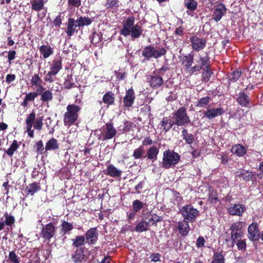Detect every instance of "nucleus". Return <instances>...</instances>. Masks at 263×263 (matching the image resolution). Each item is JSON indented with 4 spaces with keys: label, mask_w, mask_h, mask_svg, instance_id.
<instances>
[{
    "label": "nucleus",
    "mask_w": 263,
    "mask_h": 263,
    "mask_svg": "<svg viewBox=\"0 0 263 263\" xmlns=\"http://www.w3.org/2000/svg\"><path fill=\"white\" fill-rule=\"evenodd\" d=\"M122 171L118 170L112 164L109 165L107 167V174L112 177H120Z\"/></svg>",
    "instance_id": "43"
},
{
    "label": "nucleus",
    "mask_w": 263,
    "mask_h": 263,
    "mask_svg": "<svg viewBox=\"0 0 263 263\" xmlns=\"http://www.w3.org/2000/svg\"><path fill=\"white\" fill-rule=\"evenodd\" d=\"M198 64L194 66H191V68L187 71L190 74H193L196 72L199 71L209 65L210 63V58L206 55L204 57L201 56L199 57L198 60L196 61Z\"/></svg>",
    "instance_id": "13"
},
{
    "label": "nucleus",
    "mask_w": 263,
    "mask_h": 263,
    "mask_svg": "<svg viewBox=\"0 0 263 263\" xmlns=\"http://www.w3.org/2000/svg\"><path fill=\"white\" fill-rule=\"evenodd\" d=\"M242 74V71L240 69H236L230 73L229 76V81L234 83L237 82Z\"/></svg>",
    "instance_id": "49"
},
{
    "label": "nucleus",
    "mask_w": 263,
    "mask_h": 263,
    "mask_svg": "<svg viewBox=\"0 0 263 263\" xmlns=\"http://www.w3.org/2000/svg\"><path fill=\"white\" fill-rule=\"evenodd\" d=\"M62 13H59L58 15H57L53 20V24L54 27H60V26L62 24Z\"/></svg>",
    "instance_id": "64"
},
{
    "label": "nucleus",
    "mask_w": 263,
    "mask_h": 263,
    "mask_svg": "<svg viewBox=\"0 0 263 263\" xmlns=\"http://www.w3.org/2000/svg\"><path fill=\"white\" fill-rule=\"evenodd\" d=\"M30 82L32 86H35L38 87L36 89L37 91H39L40 89H42V91L45 89L42 85L43 81L39 74L35 73L32 76Z\"/></svg>",
    "instance_id": "36"
},
{
    "label": "nucleus",
    "mask_w": 263,
    "mask_h": 263,
    "mask_svg": "<svg viewBox=\"0 0 263 263\" xmlns=\"http://www.w3.org/2000/svg\"><path fill=\"white\" fill-rule=\"evenodd\" d=\"M211 101V98L209 96H205L201 98L195 103V106L200 108H206L209 105Z\"/></svg>",
    "instance_id": "39"
},
{
    "label": "nucleus",
    "mask_w": 263,
    "mask_h": 263,
    "mask_svg": "<svg viewBox=\"0 0 263 263\" xmlns=\"http://www.w3.org/2000/svg\"><path fill=\"white\" fill-rule=\"evenodd\" d=\"M90 252L85 247L78 248L71 255V260L74 263H82L88 259Z\"/></svg>",
    "instance_id": "8"
},
{
    "label": "nucleus",
    "mask_w": 263,
    "mask_h": 263,
    "mask_svg": "<svg viewBox=\"0 0 263 263\" xmlns=\"http://www.w3.org/2000/svg\"><path fill=\"white\" fill-rule=\"evenodd\" d=\"M37 92L38 95H41L40 99L43 102H48L53 99V94L51 90L48 89L43 91V90L42 91V89H40Z\"/></svg>",
    "instance_id": "37"
},
{
    "label": "nucleus",
    "mask_w": 263,
    "mask_h": 263,
    "mask_svg": "<svg viewBox=\"0 0 263 263\" xmlns=\"http://www.w3.org/2000/svg\"><path fill=\"white\" fill-rule=\"evenodd\" d=\"M136 97L134 90L133 88H129L126 91L125 95L123 99V106L125 108H129L134 103Z\"/></svg>",
    "instance_id": "19"
},
{
    "label": "nucleus",
    "mask_w": 263,
    "mask_h": 263,
    "mask_svg": "<svg viewBox=\"0 0 263 263\" xmlns=\"http://www.w3.org/2000/svg\"><path fill=\"white\" fill-rule=\"evenodd\" d=\"M246 148L240 144H236L232 146L231 152L239 157H243L247 154Z\"/></svg>",
    "instance_id": "26"
},
{
    "label": "nucleus",
    "mask_w": 263,
    "mask_h": 263,
    "mask_svg": "<svg viewBox=\"0 0 263 263\" xmlns=\"http://www.w3.org/2000/svg\"><path fill=\"white\" fill-rule=\"evenodd\" d=\"M36 152L38 154H45V147H44V144L43 141L41 140L36 142L35 144Z\"/></svg>",
    "instance_id": "57"
},
{
    "label": "nucleus",
    "mask_w": 263,
    "mask_h": 263,
    "mask_svg": "<svg viewBox=\"0 0 263 263\" xmlns=\"http://www.w3.org/2000/svg\"><path fill=\"white\" fill-rule=\"evenodd\" d=\"M236 246L237 247V249L239 250H246L247 248V243L246 242V239H239L237 240Z\"/></svg>",
    "instance_id": "60"
},
{
    "label": "nucleus",
    "mask_w": 263,
    "mask_h": 263,
    "mask_svg": "<svg viewBox=\"0 0 263 263\" xmlns=\"http://www.w3.org/2000/svg\"><path fill=\"white\" fill-rule=\"evenodd\" d=\"M228 213L232 216L241 217L246 211V208L243 204H233L227 209Z\"/></svg>",
    "instance_id": "17"
},
{
    "label": "nucleus",
    "mask_w": 263,
    "mask_h": 263,
    "mask_svg": "<svg viewBox=\"0 0 263 263\" xmlns=\"http://www.w3.org/2000/svg\"><path fill=\"white\" fill-rule=\"evenodd\" d=\"M40 52L43 59L49 58L53 53V48L48 44L43 45L39 47Z\"/></svg>",
    "instance_id": "29"
},
{
    "label": "nucleus",
    "mask_w": 263,
    "mask_h": 263,
    "mask_svg": "<svg viewBox=\"0 0 263 263\" xmlns=\"http://www.w3.org/2000/svg\"><path fill=\"white\" fill-rule=\"evenodd\" d=\"M56 227L53 222H49L43 225L41 228L40 236L45 241H50L51 239L54 237L56 234Z\"/></svg>",
    "instance_id": "9"
},
{
    "label": "nucleus",
    "mask_w": 263,
    "mask_h": 263,
    "mask_svg": "<svg viewBox=\"0 0 263 263\" xmlns=\"http://www.w3.org/2000/svg\"><path fill=\"white\" fill-rule=\"evenodd\" d=\"M224 112V110L222 107L211 108L210 106L206 107L205 110H203L202 114L203 117L208 120H212L216 117L221 116Z\"/></svg>",
    "instance_id": "14"
},
{
    "label": "nucleus",
    "mask_w": 263,
    "mask_h": 263,
    "mask_svg": "<svg viewBox=\"0 0 263 263\" xmlns=\"http://www.w3.org/2000/svg\"><path fill=\"white\" fill-rule=\"evenodd\" d=\"M258 225L256 222H252L248 228V237L250 240L255 242L260 238Z\"/></svg>",
    "instance_id": "15"
},
{
    "label": "nucleus",
    "mask_w": 263,
    "mask_h": 263,
    "mask_svg": "<svg viewBox=\"0 0 263 263\" xmlns=\"http://www.w3.org/2000/svg\"><path fill=\"white\" fill-rule=\"evenodd\" d=\"M238 176L239 178H242L244 181L248 182L250 181L254 177V174L251 172L244 171L240 172Z\"/></svg>",
    "instance_id": "51"
},
{
    "label": "nucleus",
    "mask_w": 263,
    "mask_h": 263,
    "mask_svg": "<svg viewBox=\"0 0 263 263\" xmlns=\"http://www.w3.org/2000/svg\"><path fill=\"white\" fill-rule=\"evenodd\" d=\"M146 205L145 203L142 202L139 200L136 199L133 202L132 211L138 213Z\"/></svg>",
    "instance_id": "50"
},
{
    "label": "nucleus",
    "mask_w": 263,
    "mask_h": 263,
    "mask_svg": "<svg viewBox=\"0 0 263 263\" xmlns=\"http://www.w3.org/2000/svg\"><path fill=\"white\" fill-rule=\"evenodd\" d=\"M143 32L142 27L138 24H136L135 29L130 34V36L132 39H138L142 35Z\"/></svg>",
    "instance_id": "44"
},
{
    "label": "nucleus",
    "mask_w": 263,
    "mask_h": 263,
    "mask_svg": "<svg viewBox=\"0 0 263 263\" xmlns=\"http://www.w3.org/2000/svg\"><path fill=\"white\" fill-rule=\"evenodd\" d=\"M148 223L145 221L139 222L135 227V230L139 233L146 231L148 230Z\"/></svg>",
    "instance_id": "52"
},
{
    "label": "nucleus",
    "mask_w": 263,
    "mask_h": 263,
    "mask_svg": "<svg viewBox=\"0 0 263 263\" xmlns=\"http://www.w3.org/2000/svg\"><path fill=\"white\" fill-rule=\"evenodd\" d=\"M145 153V151L143 145H140L134 151L133 157L135 159H144L146 158Z\"/></svg>",
    "instance_id": "40"
},
{
    "label": "nucleus",
    "mask_w": 263,
    "mask_h": 263,
    "mask_svg": "<svg viewBox=\"0 0 263 263\" xmlns=\"http://www.w3.org/2000/svg\"><path fill=\"white\" fill-rule=\"evenodd\" d=\"M181 61V64L184 69L187 71L194 62V55L190 53L187 55H184L181 58H179Z\"/></svg>",
    "instance_id": "23"
},
{
    "label": "nucleus",
    "mask_w": 263,
    "mask_h": 263,
    "mask_svg": "<svg viewBox=\"0 0 263 263\" xmlns=\"http://www.w3.org/2000/svg\"><path fill=\"white\" fill-rule=\"evenodd\" d=\"M105 6L107 9L117 11L119 7V0H107Z\"/></svg>",
    "instance_id": "48"
},
{
    "label": "nucleus",
    "mask_w": 263,
    "mask_h": 263,
    "mask_svg": "<svg viewBox=\"0 0 263 263\" xmlns=\"http://www.w3.org/2000/svg\"><path fill=\"white\" fill-rule=\"evenodd\" d=\"M235 100L236 102L241 107H248L250 105V98L244 90L236 95Z\"/></svg>",
    "instance_id": "20"
},
{
    "label": "nucleus",
    "mask_w": 263,
    "mask_h": 263,
    "mask_svg": "<svg viewBox=\"0 0 263 263\" xmlns=\"http://www.w3.org/2000/svg\"><path fill=\"white\" fill-rule=\"evenodd\" d=\"M146 82L148 83L149 86L153 89L160 88L164 83L162 77L158 74L146 76Z\"/></svg>",
    "instance_id": "12"
},
{
    "label": "nucleus",
    "mask_w": 263,
    "mask_h": 263,
    "mask_svg": "<svg viewBox=\"0 0 263 263\" xmlns=\"http://www.w3.org/2000/svg\"><path fill=\"white\" fill-rule=\"evenodd\" d=\"M62 60L61 58L59 59L53 60L50 67V70L57 74L62 69Z\"/></svg>",
    "instance_id": "34"
},
{
    "label": "nucleus",
    "mask_w": 263,
    "mask_h": 263,
    "mask_svg": "<svg viewBox=\"0 0 263 263\" xmlns=\"http://www.w3.org/2000/svg\"><path fill=\"white\" fill-rule=\"evenodd\" d=\"M31 9L35 11H40L43 9L44 6V0H33L31 2Z\"/></svg>",
    "instance_id": "47"
},
{
    "label": "nucleus",
    "mask_w": 263,
    "mask_h": 263,
    "mask_svg": "<svg viewBox=\"0 0 263 263\" xmlns=\"http://www.w3.org/2000/svg\"><path fill=\"white\" fill-rule=\"evenodd\" d=\"M167 52V50L165 47H158V49H156L155 47L150 45L145 47L142 52V55L146 60H149L154 58L158 59L162 56H164Z\"/></svg>",
    "instance_id": "5"
},
{
    "label": "nucleus",
    "mask_w": 263,
    "mask_h": 263,
    "mask_svg": "<svg viewBox=\"0 0 263 263\" xmlns=\"http://www.w3.org/2000/svg\"><path fill=\"white\" fill-rule=\"evenodd\" d=\"M245 222L241 221H238L234 222L230 227L231 230V239L232 240L233 246L234 242H236L238 238H241L243 236L244 231L243 227Z\"/></svg>",
    "instance_id": "7"
},
{
    "label": "nucleus",
    "mask_w": 263,
    "mask_h": 263,
    "mask_svg": "<svg viewBox=\"0 0 263 263\" xmlns=\"http://www.w3.org/2000/svg\"><path fill=\"white\" fill-rule=\"evenodd\" d=\"M90 41L92 44H96L98 43L101 41L100 35L96 31L92 32L90 37Z\"/></svg>",
    "instance_id": "61"
},
{
    "label": "nucleus",
    "mask_w": 263,
    "mask_h": 263,
    "mask_svg": "<svg viewBox=\"0 0 263 263\" xmlns=\"http://www.w3.org/2000/svg\"><path fill=\"white\" fill-rule=\"evenodd\" d=\"M181 137L185 142L189 145L192 144L195 140L194 135L191 133H189L187 129L185 127L181 128Z\"/></svg>",
    "instance_id": "33"
},
{
    "label": "nucleus",
    "mask_w": 263,
    "mask_h": 263,
    "mask_svg": "<svg viewBox=\"0 0 263 263\" xmlns=\"http://www.w3.org/2000/svg\"><path fill=\"white\" fill-rule=\"evenodd\" d=\"M8 262L9 263H20V257L16 255L15 250L9 252Z\"/></svg>",
    "instance_id": "54"
},
{
    "label": "nucleus",
    "mask_w": 263,
    "mask_h": 263,
    "mask_svg": "<svg viewBox=\"0 0 263 263\" xmlns=\"http://www.w3.org/2000/svg\"><path fill=\"white\" fill-rule=\"evenodd\" d=\"M56 75L57 74L55 73H53L50 70L48 72L46 76L44 78V80L45 81L50 83H52L55 80Z\"/></svg>",
    "instance_id": "59"
},
{
    "label": "nucleus",
    "mask_w": 263,
    "mask_h": 263,
    "mask_svg": "<svg viewBox=\"0 0 263 263\" xmlns=\"http://www.w3.org/2000/svg\"><path fill=\"white\" fill-rule=\"evenodd\" d=\"M38 92H31L26 95L25 98L28 101H33L37 96Z\"/></svg>",
    "instance_id": "63"
},
{
    "label": "nucleus",
    "mask_w": 263,
    "mask_h": 263,
    "mask_svg": "<svg viewBox=\"0 0 263 263\" xmlns=\"http://www.w3.org/2000/svg\"><path fill=\"white\" fill-rule=\"evenodd\" d=\"M198 4L195 0H187L184 3V6L189 10L194 11L196 10Z\"/></svg>",
    "instance_id": "55"
},
{
    "label": "nucleus",
    "mask_w": 263,
    "mask_h": 263,
    "mask_svg": "<svg viewBox=\"0 0 263 263\" xmlns=\"http://www.w3.org/2000/svg\"><path fill=\"white\" fill-rule=\"evenodd\" d=\"M227 8L223 3L218 4L213 14V18L216 22H219L227 12Z\"/></svg>",
    "instance_id": "21"
},
{
    "label": "nucleus",
    "mask_w": 263,
    "mask_h": 263,
    "mask_svg": "<svg viewBox=\"0 0 263 263\" xmlns=\"http://www.w3.org/2000/svg\"><path fill=\"white\" fill-rule=\"evenodd\" d=\"M102 101L108 107L115 105V95L111 91H108L103 95Z\"/></svg>",
    "instance_id": "27"
},
{
    "label": "nucleus",
    "mask_w": 263,
    "mask_h": 263,
    "mask_svg": "<svg viewBox=\"0 0 263 263\" xmlns=\"http://www.w3.org/2000/svg\"><path fill=\"white\" fill-rule=\"evenodd\" d=\"M68 218L67 220H62L61 223L60 232L63 235H69L71 231L73 229L74 226L72 222H69L68 221Z\"/></svg>",
    "instance_id": "25"
},
{
    "label": "nucleus",
    "mask_w": 263,
    "mask_h": 263,
    "mask_svg": "<svg viewBox=\"0 0 263 263\" xmlns=\"http://www.w3.org/2000/svg\"><path fill=\"white\" fill-rule=\"evenodd\" d=\"M192 49L199 52L203 50L206 46V40L205 38H200L196 35H192L190 38Z\"/></svg>",
    "instance_id": "11"
},
{
    "label": "nucleus",
    "mask_w": 263,
    "mask_h": 263,
    "mask_svg": "<svg viewBox=\"0 0 263 263\" xmlns=\"http://www.w3.org/2000/svg\"><path fill=\"white\" fill-rule=\"evenodd\" d=\"M41 187L39 185V183L34 182L32 183L29 184L26 187V191L28 195H33L37 191H39Z\"/></svg>",
    "instance_id": "42"
},
{
    "label": "nucleus",
    "mask_w": 263,
    "mask_h": 263,
    "mask_svg": "<svg viewBox=\"0 0 263 263\" xmlns=\"http://www.w3.org/2000/svg\"><path fill=\"white\" fill-rule=\"evenodd\" d=\"M81 108L74 104H68L66 107V111L63 115V123L66 126L74 125L78 120Z\"/></svg>",
    "instance_id": "2"
},
{
    "label": "nucleus",
    "mask_w": 263,
    "mask_h": 263,
    "mask_svg": "<svg viewBox=\"0 0 263 263\" xmlns=\"http://www.w3.org/2000/svg\"><path fill=\"white\" fill-rule=\"evenodd\" d=\"M162 220V218L161 217L158 216L156 214H153L152 215L151 217L148 219V221L147 223H148V225L149 224L152 225L156 224L158 222Z\"/></svg>",
    "instance_id": "58"
},
{
    "label": "nucleus",
    "mask_w": 263,
    "mask_h": 263,
    "mask_svg": "<svg viewBox=\"0 0 263 263\" xmlns=\"http://www.w3.org/2000/svg\"><path fill=\"white\" fill-rule=\"evenodd\" d=\"M77 27H78L77 20L73 18L69 17L68 18L66 33L69 38L74 34L76 31L78 32V30L76 29Z\"/></svg>",
    "instance_id": "22"
},
{
    "label": "nucleus",
    "mask_w": 263,
    "mask_h": 263,
    "mask_svg": "<svg viewBox=\"0 0 263 263\" xmlns=\"http://www.w3.org/2000/svg\"><path fill=\"white\" fill-rule=\"evenodd\" d=\"M180 160V156L173 150L168 149L163 153L161 167L169 169L174 167Z\"/></svg>",
    "instance_id": "3"
},
{
    "label": "nucleus",
    "mask_w": 263,
    "mask_h": 263,
    "mask_svg": "<svg viewBox=\"0 0 263 263\" xmlns=\"http://www.w3.org/2000/svg\"><path fill=\"white\" fill-rule=\"evenodd\" d=\"M172 115L174 122L177 126H186L191 123L186 108L184 107H179Z\"/></svg>",
    "instance_id": "4"
},
{
    "label": "nucleus",
    "mask_w": 263,
    "mask_h": 263,
    "mask_svg": "<svg viewBox=\"0 0 263 263\" xmlns=\"http://www.w3.org/2000/svg\"><path fill=\"white\" fill-rule=\"evenodd\" d=\"M86 243L89 245L96 244L98 239V232L97 228H91L85 234Z\"/></svg>",
    "instance_id": "18"
},
{
    "label": "nucleus",
    "mask_w": 263,
    "mask_h": 263,
    "mask_svg": "<svg viewBox=\"0 0 263 263\" xmlns=\"http://www.w3.org/2000/svg\"><path fill=\"white\" fill-rule=\"evenodd\" d=\"M159 152V148L153 145L147 149L146 154V158H147V159L152 160L153 161L156 160Z\"/></svg>",
    "instance_id": "30"
},
{
    "label": "nucleus",
    "mask_w": 263,
    "mask_h": 263,
    "mask_svg": "<svg viewBox=\"0 0 263 263\" xmlns=\"http://www.w3.org/2000/svg\"><path fill=\"white\" fill-rule=\"evenodd\" d=\"M225 261L226 259L222 251L214 252L211 263H225Z\"/></svg>",
    "instance_id": "41"
},
{
    "label": "nucleus",
    "mask_w": 263,
    "mask_h": 263,
    "mask_svg": "<svg viewBox=\"0 0 263 263\" xmlns=\"http://www.w3.org/2000/svg\"><path fill=\"white\" fill-rule=\"evenodd\" d=\"M72 246L76 249L80 247H85V238L84 235H77L71 239Z\"/></svg>",
    "instance_id": "35"
},
{
    "label": "nucleus",
    "mask_w": 263,
    "mask_h": 263,
    "mask_svg": "<svg viewBox=\"0 0 263 263\" xmlns=\"http://www.w3.org/2000/svg\"><path fill=\"white\" fill-rule=\"evenodd\" d=\"M102 128L104 132L102 134L103 141L112 139L117 134V130L114 127V124L111 122L106 123Z\"/></svg>",
    "instance_id": "16"
},
{
    "label": "nucleus",
    "mask_w": 263,
    "mask_h": 263,
    "mask_svg": "<svg viewBox=\"0 0 263 263\" xmlns=\"http://www.w3.org/2000/svg\"><path fill=\"white\" fill-rule=\"evenodd\" d=\"M133 123L128 120H125L123 122V125H120L118 127V130L122 133H126L130 131L132 126Z\"/></svg>",
    "instance_id": "46"
},
{
    "label": "nucleus",
    "mask_w": 263,
    "mask_h": 263,
    "mask_svg": "<svg viewBox=\"0 0 263 263\" xmlns=\"http://www.w3.org/2000/svg\"><path fill=\"white\" fill-rule=\"evenodd\" d=\"M36 115L34 110L27 115L26 119V129L28 132V136L31 138L34 137V130L32 129V127L37 130H41L43 126V116L39 117L35 119Z\"/></svg>",
    "instance_id": "1"
},
{
    "label": "nucleus",
    "mask_w": 263,
    "mask_h": 263,
    "mask_svg": "<svg viewBox=\"0 0 263 263\" xmlns=\"http://www.w3.org/2000/svg\"><path fill=\"white\" fill-rule=\"evenodd\" d=\"M135 18L133 15L128 16L122 21V28L120 34L124 36L130 35L135 27Z\"/></svg>",
    "instance_id": "10"
},
{
    "label": "nucleus",
    "mask_w": 263,
    "mask_h": 263,
    "mask_svg": "<svg viewBox=\"0 0 263 263\" xmlns=\"http://www.w3.org/2000/svg\"><path fill=\"white\" fill-rule=\"evenodd\" d=\"M4 217L5 218L4 223L7 226L11 227V226L14 223L15 218L13 216L9 215L8 213L6 212L4 214Z\"/></svg>",
    "instance_id": "56"
},
{
    "label": "nucleus",
    "mask_w": 263,
    "mask_h": 263,
    "mask_svg": "<svg viewBox=\"0 0 263 263\" xmlns=\"http://www.w3.org/2000/svg\"><path fill=\"white\" fill-rule=\"evenodd\" d=\"M160 125L163 128V130L165 133L168 132L172 128H173V130H176V127H173V126L175 125L174 121H172L167 117L163 118L160 122Z\"/></svg>",
    "instance_id": "28"
},
{
    "label": "nucleus",
    "mask_w": 263,
    "mask_h": 263,
    "mask_svg": "<svg viewBox=\"0 0 263 263\" xmlns=\"http://www.w3.org/2000/svg\"><path fill=\"white\" fill-rule=\"evenodd\" d=\"M20 145L18 144L17 140H14L10 147L5 151V153L9 156H12L14 152L16 151Z\"/></svg>",
    "instance_id": "53"
},
{
    "label": "nucleus",
    "mask_w": 263,
    "mask_h": 263,
    "mask_svg": "<svg viewBox=\"0 0 263 263\" xmlns=\"http://www.w3.org/2000/svg\"><path fill=\"white\" fill-rule=\"evenodd\" d=\"M179 213L182 215L183 220L190 222H195L200 214L199 211L192 204H186L182 206L179 210Z\"/></svg>",
    "instance_id": "6"
},
{
    "label": "nucleus",
    "mask_w": 263,
    "mask_h": 263,
    "mask_svg": "<svg viewBox=\"0 0 263 263\" xmlns=\"http://www.w3.org/2000/svg\"><path fill=\"white\" fill-rule=\"evenodd\" d=\"M210 62L209 65H206V66L203 69V72L202 74L201 80L202 82H208L211 76L213 74V71L211 70Z\"/></svg>",
    "instance_id": "38"
},
{
    "label": "nucleus",
    "mask_w": 263,
    "mask_h": 263,
    "mask_svg": "<svg viewBox=\"0 0 263 263\" xmlns=\"http://www.w3.org/2000/svg\"><path fill=\"white\" fill-rule=\"evenodd\" d=\"M77 20L78 27L80 28L84 26H89L92 23V20L88 17L80 16Z\"/></svg>",
    "instance_id": "45"
},
{
    "label": "nucleus",
    "mask_w": 263,
    "mask_h": 263,
    "mask_svg": "<svg viewBox=\"0 0 263 263\" xmlns=\"http://www.w3.org/2000/svg\"><path fill=\"white\" fill-rule=\"evenodd\" d=\"M189 221L183 220L179 221L178 223L177 229L179 234L181 236H186L189 233L190 228L189 226Z\"/></svg>",
    "instance_id": "24"
},
{
    "label": "nucleus",
    "mask_w": 263,
    "mask_h": 263,
    "mask_svg": "<svg viewBox=\"0 0 263 263\" xmlns=\"http://www.w3.org/2000/svg\"><path fill=\"white\" fill-rule=\"evenodd\" d=\"M59 148V144L58 142V140L52 138L49 139L46 143L45 147V152L48 151H55Z\"/></svg>",
    "instance_id": "32"
},
{
    "label": "nucleus",
    "mask_w": 263,
    "mask_h": 263,
    "mask_svg": "<svg viewBox=\"0 0 263 263\" xmlns=\"http://www.w3.org/2000/svg\"><path fill=\"white\" fill-rule=\"evenodd\" d=\"M68 5L70 7L78 8L81 5V0H68Z\"/></svg>",
    "instance_id": "62"
},
{
    "label": "nucleus",
    "mask_w": 263,
    "mask_h": 263,
    "mask_svg": "<svg viewBox=\"0 0 263 263\" xmlns=\"http://www.w3.org/2000/svg\"><path fill=\"white\" fill-rule=\"evenodd\" d=\"M208 200L212 204H216L219 201L218 192L212 186L208 187Z\"/></svg>",
    "instance_id": "31"
}]
</instances>
